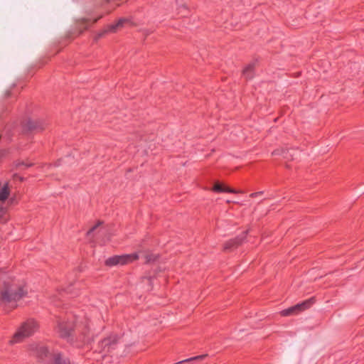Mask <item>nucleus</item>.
<instances>
[{"mask_svg":"<svg viewBox=\"0 0 364 364\" xmlns=\"http://www.w3.org/2000/svg\"><path fill=\"white\" fill-rule=\"evenodd\" d=\"M26 294L27 289L22 282L4 283L0 291V299L4 304H13Z\"/></svg>","mask_w":364,"mask_h":364,"instance_id":"1","label":"nucleus"},{"mask_svg":"<svg viewBox=\"0 0 364 364\" xmlns=\"http://www.w3.org/2000/svg\"><path fill=\"white\" fill-rule=\"evenodd\" d=\"M39 328L38 323L32 318L23 322L9 340L11 345L20 343L26 338L33 336Z\"/></svg>","mask_w":364,"mask_h":364,"instance_id":"2","label":"nucleus"},{"mask_svg":"<svg viewBox=\"0 0 364 364\" xmlns=\"http://www.w3.org/2000/svg\"><path fill=\"white\" fill-rule=\"evenodd\" d=\"M315 302V299L314 297L304 301L301 304H298L292 307H290L287 309L283 310L281 312V315L283 316H287L290 315L297 314L298 313L309 309L313 304Z\"/></svg>","mask_w":364,"mask_h":364,"instance_id":"3","label":"nucleus"},{"mask_svg":"<svg viewBox=\"0 0 364 364\" xmlns=\"http://www.w3.org/2000/svg\"><path fill=\"white\" fill-rule=\"evenodd\" d=\"M130 23L131 21L129 18H120L115 24L109 25L105 32L115 33L123 28L125 24Z\"/></svg>","mask_w":364,"mask_h":364,"instance_id":"4","label":"nucleus"},{"mask_svg":"<svg viewBox=\"0 0 364 364\" xmlns=\"http://www.w3.org/2000/svg\"><path fill=\"white\" fill-rule=\"evenodd\" d=\"M9 188L7 182L0 181V201L6 200L9 195Z\"/></svg>","mask_w":364,"mask_h":364,"instance_id":"5","label":"nucleus"},{"mask_svg":"<svg viewBox=\"0 0 364 364\" xmlns=\"http://www.w3.org/2000/svg\"><path fill=\"white\" fill-rule=\"evenodd\" d=\"M139 258V255L136 253L131 255H121L119 259V265L129 264Z\"/></svg>","mask_w":364,"mask_h":364,"instance_id":"6","label":"nucleus"},{"mask_svg":"<svg viewBox=\"0 0 364 364\" xmlns=\"http://www.w3.org/2000/svg\"><path fill=\"white\" fill-rule=\"evenodd\" d=\"M253 65H248L244 70L242 75L246 79H251L253 76Z\"/></svg>","mask_w":364,"mask_h":364,"instance_id":"7","label":"nucleus"},{"mask_svg":"<svg viewBox=\"0 0 364 364\" xmlns=\"http://www.w3.org/2000/svg\"><path fill=\"white\" fill-rule=\"evenodd\" d=\"M55 364H70L69 359L58 354L55 356Z\"/></svg>","mask_w":364,"mask_h":364,"instance_id":"8","label":"nucleus"},{"mask_svg":"<svg viewBox=\"0 0 364 364\" xmlns=\"http://www.w3.org/2000/svg\"><path fill=\"white\" fill-rule=\"evenodd\" d=\"M120 256H114L106 260V264L108 266L119 265Z\"/></svg>","mask_w":364,"mask_h":364,"instance_id":"9","label":"nucleus"},{"mask_svg":"<svg viewBox=\"0 0 364 364\" xmlns=\"http://www.w3.org/2000/svg\"><path fill=\"white\" fill-rule=\"evenodd\" d=\"M120 256H114L106 260V264L108 266L119 265Z\"/></svg>","mask_w":364,"mask_h":364,"instance_id":"10","label":"nucleus"},{"mask_svg":"<svg viewBox=\"0 0 364 364\" xmlns=\"http://www.w3.org/2000/svg\"><path fill=\"white\" fill-rule=\"evenodd\" d=\"M59 330L60 331L61 336L63 337H66L70 336V328L67 327V326L64 324L59 325Z\"/></svg>","mask_w":364,"mask_h":364,"instance_id":"11","label":"nucleus"},{"mask_svg":"<svg viewBox=\"0 0 364 364\" xmlns=\"http://www.w3.org/2000/svg\"><path fill=\"white\" fill-rule=\"evenodd\" d=\"M213 191L215 192H223V185L216 183L213 188Z\"/></svg>","mask_w":364,"mask_h":364,"instance_id":"12","label":"nucleus"},{"mask_svg":"<svg viewBox=\"0 0 364 364\" xmlns=\"http://www.w3.org/2000/svg\"><path fill=\"white\" fill-rule=\"evenodd\" d=\"M29 130H32L36 128V123L33 121H28L26 124Z\"/></svg>","mask_w":364,"mask_h":364,"instance_id":"13","label":"nucleus"},{"mask_svg":"<svg viewBox=\"0 0 364 364\" xmlns=\"http://www.w3.org/2000/svg\"><path fill=\"white\" fill-rule=\"evenodd\" d=\"M109 343H110L109 339H106L102 342L101 346H102V348H103L102 351H105V348L107 347L109 348Z\"/></svg>","mask_w":364,"mask_h":364,"instance_id":"14","label":"nucleus"},{"mask_svg":"<svg viewBox=\"0 0 364 364\" xmlns=\"http://www.w3.org/2000/svg\"><path fill=\"white\" fill-rule=\"evenodd\" d=\"M0 213H2V215H0V222L6 221L8 220V217L4 215V209L1 208L0 209Z\"/></svg>","mask_w":364,"mask_h":364,"instance_id":"15","label":"nucleus"},{"mask_svg":"<svg viewBox=\"0 0 364 364\" xmlns=\"http://www.w3.org/2000/svg\"><path fill=\"white\" fill-rule=\"evenodd\" d=\"M89 21V19L85 18H82L77 20V24L79 26L84 25L85 23H87Z\"/></svg>","mask_w":364,"mask_h":364,"instance_id":"16","label":"nucleus"},{"mask_svg":"<svg viewBox=\"0 0 364 364\" xmlns=\"http://www.w3.org/2000/svg\"><path fill=\"white\" fill-rule=\"evenodd\" d=\"M223 192H228V193H237L236 191H235L234 189H232L229 187H227V186H223Z\"/></svg>","mask_w":364,"mask_h":364,"instance_id":"17","label":"nucleus"},{"mask_svg":"<svg viewBox=\"0 0 364 364\" xmlns=\"http://www.w3.org/2000/svg\"><path fill=\"white\" fill-rule=\"evenodd\" d=\"M237 243H238L237 241V242L236 241H231V242H228V243H227L225 245V249H230L232 245H235V244H237Z\"/></svg>","mask_w":364,"mask_h":364,"instance_id":"18","label":"nucleus"},{"mask_svg":"<svg viewBox=\"0 0 364 364\" xmlns=\"http://www.w3.org/2000/svg\"><path fill=\"white\" fill-rule=\"evenodd\" d=\"M101 224L100 222H98L95 226H93L88 232V234H90L92 232H93Z\"/></svg>","mask_w":364,"mask_h":364,"instance_id":"19","label":"nucleus"},{"mask_svg":"<svg viewBox=\"0 0 364 364\" xmlns=\"http://www.w3.org/2000/svg\"><path fill=\"white\" fill-rule=\"evenodd\" d=\"M263 194V192L262 191H260V192H257V193H253L250 195V197H257V196H261Z\"/></svg>","mask_w":364,"mask_h":364,"instance_id":"20","label":"nucleus"},{"mask_svg":"<svg viewBox=\"0 0 364 364\" xmlns=\"http://www.w3.org/2000/svg\"><path fill=\"white\" fill-rule=\"evenodd\" d=\"M146 262H151V260L155 259V257H154L153 255L146 256Z\"/></svg>","mask_w":364,"mask_h":364,"instance_id":"21","label":"nucleus"},{"mask_svg":"<svg viewBox=\"0 0 364 364\" xmlns=\"http://www.w3.org/2000/svg\"><path fill=\"white\" fill-rule=\"evenodd\" d=\"M40 350L43 353L46 352V349L43 346H40Z\"/></svg>","mask_w":364,"mask_h":364,"instance_id":"22","label":"nucleus"},{"mask_svg":"<svg viewBox=\"0 0 364 364\" xmlns=\"http://www.w3.org/2000/svg\"><path fill=\"white\" fill-rule=\"evenodd\" d=\"M101 17H102V16H100V17H99V18H95V19L93 21V22H94V23L97 22V20H98L99 18H100Z\"/></svg>","mask_w":364,"mask_h":364,"instance_id":"23","label":"nucleus"}]
</instances>
